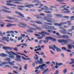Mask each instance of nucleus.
I'll return each instance as SVG.
<instances>
[{
	"label": "nucleus",
	"mask_w": 74,
	"mask_h": 74,
	"mask_svg": "<svg viewBox=\"0 0 74 74\" xmlns=\"http://www.w3.org/2000/svg\"><path fill=\"white\" fill-rule=\"evenodd\" d=\"M37 21H35V23L38 24H42V23L40 22V20H37Z\"/></svg>",
	"instance_id": "obj_33"
},
{
	"label": "nucleus",
	"mask_w": 74,
	"mask_h": 74,
	"mask_svg": "<svg viewBox=\"0 0 74 74\" xmlns=\"http://www.w3.org/2000/svg\"><path fill=\"white\" fill-rule=\"evenodd\" d=\"M62 50H64V51H66L67 50V49L64 47H63L62 48Z\"/></svg>",
	"instance_id": "obj_48"
},
{
	"label": "nucleus",
	"mask_w": 74,
	"mask_h": 74,
	"mask_svg": "<svg viewBox=\"0 0 74 74\" xmlns=\"http://www.w3.org/2000/svg\"><path fill=\"white\" fill-rule=\"evenodd\" d=\"M17 25L15 24H11L10 23H7V25H6V26L8 27H11L12 26H16Z\"/></svg>",
	"instance_id": "obj_15"
},
{
	"label": "nucleus",
	"mask_w": 74,
	"mask_h": 74,
	"mask_svg": "<svg viewBox=\"0 0 74 74\" xmlns=\"http://www.w3.org/2000/svg\"><path fill=\"white\" fill-rule=\"evenodd\" d=\"M15 59L18 62H21V59H20L19 58H15Z\"/></svg>",
	"instance_id": "obj_41"
},
{
	"label": "nucleus",
	"mask_w": 74,
	"mask_h": 74,
	"mask_svg": "<svg viewBox=\"0 0 74 74\" xmlns=\"http://www.w3.org/2000/svg\"><path fill=\"white\" fill-rule=\"evenodd\" d=\"M14 4H22V3H19V2H17V1H15V3H14Z\"/></svg>",
	"instance_id": "obj_56"
},
{
	"label": "nucleus",
	"mask_w": 74,
	"mask_h": 74,
	"mask_svg": "<svg viewBox=\"0 0 74 74\" xmlns=\"http://www.w3.org/2000/svg\"><path fill=\"white\" fill-rule=\"evenodd\" d=\"M13 68H14V69H19V67H17V66H13Z\"/></svg>",
	"instance_id": "obj_61"
},
{
	"label": "nucleus",
	"mask_w": 74,
	"mask_h": 74,
	"mask_svg": "<svg viewBox=\"0 0 74 74\" xmlns=\"http://www.w3.org/2000/svg\"><path fill=\"white\" fill-rule=\"evenodd\" d=\"M64 10H66L64 12V13H65V14H69L71 12V11H70L69 10L66 8H64L61 10V11H63Z\"/></svg>",
	"instance_id": "obj_10"
},
{
	"label": "nucleus",
	"mask_w": 74,
	"mask_h": 74,
	"mask_svg": "<svg viewBox=\"0 0 74 74\" xmlns=\"http://www.w3.org/2000/svg\"><path fill=\"white\" fill-rule=\"evenodd\" d=\"M7 18L8 19H12V20H14H14H18V19L16 18H12L11 17L8 16L7 17Z\"/></svg>",
	"instance_id": "obj_26"
},
{
	"label": "nucleus",
	"mask_w": 74,
	"mask_h": 74,
	"mask_svg": "<svg viewBox=\"0 0 74 74\" xmlns=\"http://www.w3.org/2000/svg\"><path fill=\"white\" fill-rule=\"evenodd\" d=\"M4 60L5 61H7L8 62H10V61H11V60L10 59V58H6L4 59Z\"/></svg>",
	"instance_id": "obj_24"
},
{
	"label": "nucleus",
	"mask_w": 74,
	"mask_h": 74,
	"mask_svg": "<svg viewBox=\"0 0 74 74\" xmlns=\"http://www.w3.org/2000/svg\"><path fill=\"white\" fill-rule=\"evenodd\" d=\"M60 31V32H61V33L63 34H68V35H69V34H70V35H72V34H71L69 32H67L66 30L64 29H63V30H61ZM71 36H72V35H71L70 37H71Z\"/></svg>",
	"instance_id": "obj_6"
},
{
	"label": "nucleus",
	"mask_w": 74,
	"mask_h": 74,
	"mask_svg": "<svg viewBox=\"0 0 74 74\" xmlns=\"http://www.w3.org/2000/svg\"><path fill=\"white\" fill-rule=\"evenodd\" d=\"M59 73V72L58 71H56V73L54 74H58Z\"/></svg>",
	"instance_id": "obj_62"
},
{
	"label": "nucleus",
	"mask_w": 74,
	"mask_h": 74,
	"mask_svg": "<svg viewBox=\"0 0 74 74\" xmlns=\"http://www.w3.org/2000/svg\"><path fill=\"white\" fill-rule=\"evenodd\" d=\"M46 40H44L43 41V42H44V43H45V44H47V42H48V41L49 39H48L47 38H46Z\"/></svg>",
	"instance_id": "obj_30"
},
{
	"label": "nucleus",
	"mask_w": 74,
	"mask_h": 74,
	"mask_svg": "<svg viewBox=\"0 0 74 74\" xmlns=\"http://www.w3.org/2000/svg\"><path fill=\"white\" fill-rule=\"evenodd\" d=\"M42 40H40L39 42V44H42Z\"/></svg>",
	"instance_id": "obj_60"
},
{
	"label": "nucleus",
	"mask_w": 74,
	"mask_h": 74,
	"mask_svg": "<svg viewBox=\"0 0 74 74\" xmlns=\"http://www.w3.org/2000/svg\"><path fill=\"white\" fill-rule=\"evenodd\" d=\"M0 56H1L2 57H7L8 56V55L6 54H4L3 53H2L1 54H0Z\"/></svg>",
	"instance_id": "obj_23"
},
{
	"label": "nucleus",
	"mask_w": 74,
	"mask_h": 74,
	"mask_svg": "<svg viewBox=\"0 0 74 74\" xmlns=\"http://www.w3.org/2000/svg\"><path fill=\"white\" fill-rule=\"evenodd\" d=\"M27 32H28V33H33L34 32L32 30H29L28 29L27 30Z\"/></svg>",
	"instance_id": "obj_35"
},
{
	"label": "nucleus",
	"mask_w": 74,
	"mask_h": 74,
	"mask_svg": "<svg viewBox=\"0 0 74 74\" xmlns=\"http://www.w3.org/2000/svg\"><path fill=\"white\" fill-rule=\"evenodd\" d=\"M63 73L64 74H65V73H67V69H65L63 71Z\"/></svg>",
	"instance_id": "obj_49"
},
{
	"label": "nucleus",
	"mask_w": 74,
	"mask_h": 74,
	"mask_svg": "<svg viewBox=\"0 0 74 74\" xmlns=\"http://www.w3.org/2000/svg\"><path fill=\"white\" fill-rule=\"evenodd\" d=\"M47 39L49 40H52V41H54V42H56V39L55 38H53L52 37L50 36H49L47 37Z\"/></svg>",
	"instance_id": "obj_11"
},
{
	"label": "nucleus",
	"mask_w": 74,
	"mask_h": 74,
	"mask_svg": "<svg viewBox=\"0 0 74 74\" xmlns=\"http://www.w3.org/2000/svg\"><path fill=\"white\" fill-rule=\"evenodd\" d=\"M34 5L31 4H28L27 5H25V6H22L21 5H18L17 6V7H20V8H17V9L20 10V11H23V9L22 8H25V7H34Z\"/></svg>",
	"instance_id": "obj_2"
},
{
	"label": "nucleus",
	"mask_w": 74,
	"mask_h": 74,
	"mask_svg": "<svg viewBox=\"0 0 74 74\" xmlns=\"http://www.w3.org/2000/svg\"><path fill=\"white\" fill-rule=\"evenodd\" d=\"M71 62L69 63V64H74V59H71Z\"/></svg>",
	"instance_id": "obj_27"
},
{
	"label": "nucleus",
	"mask_w": 74,
	"mask_h": 74,
	"mask_svg": "<svg viewBox=\"0 0 74 74\" xmlns=\"http://www.w3.org/2000/svg\"><path fill=\"white\" fill-rule=\"evenodd\" d=\"M47 66L46 65V64H43L36 67L35 69H38L39 68H40V69L41 70V71H44L45 70V69L47 68Z\"/></svg>",
	"instance_id": "obj_4"
},
{
	"label": "nucleus",
	"mask_w": 74,
	"mask_h": 74,
	"mask_svg": "<svg viewBox=\"0 0 74 74\" xmlns=\"http://www.w3.org/2000/svg\"><path fill=\"white\" fill-rule=\"evenodd\" d=\"M42 62H43V60H42V58H40V61H35V63L36 64H41L44 63Z\"/></svg>",
	"instance_id": "obj_8"
},
{
	"label": "nucleus",
	"mask_w": 74,
	"mask_h": 74,
	"mask_svg": "<svg viewBox=\"0 0 74 74\" xmlns=\"http://www.w3.org/2000/svg\"><path fill=\"white\" fill-rule=\"evenodd\" d=\"M54 48L56 49V51L57 52H62V50L60 48H58V47H56V45H54Z\"/></svg>",
	"instance_id": "obj_16"
},
{
	"label": "nucleus",
	"mask_w": 74,
	"mask_h": 74,
	"mask_svg": "<svg viewBox=\"0 0 74 74\" xmlns=\"http://www.w3.org/2000/svg\"><path fill=\"white\" fill-rule=\"evenodd\" d=\"M15 13L17 14H18V15L21 16V18H25V16H24L22 14V13L20 12L15 11Z\"/></svg>",
	"instance_id": "obj_12"
},
{
	"label": "nucleus",
	"mask_w": 74,
	"mask_h": 74,
	"mask_svg": "<svg viewBox=\"0 0 74 74\" xmlns=\"http://www.w3.org/2000/svg\"><path fill=\"white\" fill-rule=\"evenodd\" d=\"M28 28L29 29H30V30H37V29H35L34 28H33L31 27H28Z\"/></svg>",
	"instance_id": "obj_29"
},
{
	"label": "nucleus",
	"mask_w": 74,
	"mask_h": 74,
	"mask_svg": "<svg viewBox=\"0 0 74 74\" xmlns=\"http://www.w3.org/2000/svg\"><path fill=\"white\" fill-rule=\"evenodd\" d=\"M21 58H23V59H24V60H30V58H25L23 56H22L21 57Z\"/></svg>",
	"instance_id": "obj_34"
},
{
	"label": "nucleus",
	"mask_w": 74,
	"mask_h": 74,
	"mask_svg": "<svg viewBox=\"0 0 74 74\" xmlns=\"http://www.w3.org/2000/svg\"><path fill=\"white\" fill-rule=\"evenodd\" d=\"M33 3H39V4H41V3L40 1H33Z\"/></svg>",
	"instance_id": "obj_44"
},
{
	"label": "nucleus",
	"mask_w": 74,
	"mask_h": 74,
	"mask_svg": "<svg viewBox=\"0 0 74 74\" xmlns=\"http://www.w3.org/2000/svg\"><path fill=\"white\" fill-rule=\"evenodd\" d=\"M48 70H49V69L48 68L46 69L43 72V74H44L45 73H46V72H47V71H48Z\"/></svg>",
	"instance_id": "obj_42"
},
{
	"label": "nucleus",
	"mask_w": 74,
	"mask_h": 74,
	"mask_svg": "<svg viewBox=\"0 0 74 74\" xmlns=\"http://www.w3.org/2000/svg\"><path fill=\"white\" fill-rule=\"evenodd\" d=\"M30 25H31V26H34V27H35L36 29H37L38 30H41L42 29V28L41 27H37V25H36L34 24H31V23H29Z\"/></svg>",
	"instance_id": "obj_9"
},
{
	"label": "nucleus",
	"mask_w": 74,
	"mask_h": 74,
	"mask_svg": "<svg viewBox=\"0 0 74 74\" xmlns=\"http://www.w3.org/2000/svg\"><path fill=\"white\" fill-rule=\"evenodd\" d=\"M68 48L69 49H72V46L71 45H68Z\"/></svg>",
	"instance_id": "obj_31"
},
{
	"label": "nucleus",
	"mask_w": 74,
	"mask_h": 74,
	"mask_svg": "<svg viewBox=\"0 0 74 74\" xmlns=\"http://www.w3.org/2000/svg\"><path fill=\"white\" fill-rule=\"evenodd\" d=\"M56 34L58 35L57 36V38H70V37L69 36L66 35H63L61 36L58 33H56Z\"/></svg>",
	"instance_id": "obj_5"
},
{
	"label": "nucleus",
	"mask_w": 74,
	"mask_h": 74,
	"mask_svg": "<svg viewBox=\"0 0 74 74\" xmlns=\"http://www.w3.org/2000/svg\"><path fill=\"white\" fill-rule=\"evenodd\" d=\"M71 41V40L70 38L68 39V40L64 39L58 40V42H60V43H63V42H64V44L66 45H67L69 42Z\"/></svg>",
	"instance_id": "obj_3"
},
{
	"label": "nucleus",
	"mask_w": 74,
	"mask_h": 74,
	"mask_svg": "<svg viewBox=\"0 0 74 74\" xmlns=\"http://www.w3.org/2000/svg\"><path fill=\"white\" fill-rule=\"evenodd\" d=\"M63 64L62 63H58V66H61V65H62Z\"/></svg>",
	"instance_id": "obj_64"
},
{
	"label": "nucleus",
	"mask_w": 74,
	"mask_h": 74,
	"mask_svg": "<svg viewBox=\"0 0 74 74\" xmlns=\"http://www.w3.org/2000/svg\"><path fill=\"white\" fill-rule=\"evenodd\" d=\"M9 0L8 1H6V3H14L15 2V1H23V0Z\"/></svg>",
	"instance_id": "obj_13"
},
{
	"label": "nucleus",
	"mask_w": 74,
	"mask_h": 74,
	"mask_svg": "<svg viewBox=\"0 0 74 74\" xmlns=\"http://www.w3.org/2000/svg\"><path fill=\"white\" fill-rule=\"evenodd\" d=\"M74 30V28H72L71 29H69L68 30V32H71L73 31V30Z\"/></svg>",
	"instance_id": "obj_51"
},
{
	"label": "nucleus",
	"mask_w": 74,
	"mask_h": 74,
	"mask_svg": "<svg viewBox=\"0 0 74 74\" xmlns=\"http://www.w3.org/2000/svg\"><path fill=\"white\" fill-rule=\"evenodd\" d=\"M15 62H8V63L9 64H10L12 66H14V63Z\"/></svg>",
	"instance_id": "obj_28"
},
{
	"label": "nucleus",
	"mask_w": 74,
	"mask_h": 74,
	"mask_svg": "<svg viewBox=\"0 0 74 74\" xmlns=\"http://www.w3.org/2000/svg\"><path fill=\"white\" fill-rule=\"evenodd\" d=\"M34 35L35 36L37 37V38L38 39H39L40 40H41V39H42V37H40V35L38 34H34Z\"/></svg>",
	"instance_id": "obj_18"
},
{
	"label": "nucleus",
	"mask_w": 74,
	"mask_h": 74,
	"mask_svg": "<svg viewBox=\"0 0 74 74\" xmlns=\"http://www.w3.org/2000/svg\"><path fill=\"white\" fill-rule=\"evenodd\" d=\"M0 26L1 27H4V24H1L0 25Z\"/></svg>",
	"instance_id": "obj_57"
},
{
	"label": "nucleus",
	"mask_w": 74,
	"mask_h": 74,
	"mask_svg": "<svg viewBox=\"0 0 74 74\" xmlns=\"http://www.w3.org/2000/svg\"><path fill=\"white\" fill-rule=\"evenodd\" d=\"M39 34H41V35H50V34L48 33H47L45 32H39Z\"/></svg>",
	"instance_id": "obj_14"
},
{
	"label": "nucleus",
	"mask_w": 74,
	"mask_h": 74,
	"mask_svg": "<svg viewBox=\"0 0 74 74\" xmlns=\"http://www.w3.org/2000/svg\"><path fill=\"white\" fill-rule=\"evenodd\" d=\"M66 23H66V22H61L60 23V26H62V25H64V24H66Z\"/></svg>",
	"instance_id": "obj_40"
},
{
	"label": "nucleus",
	"mask_w": 74,
	"mask_h": 74,
	"mask_svg": "<svg viewBox=\"0 0 74 74\" xmlns=\"http://www.w3.org/2000/svg\"><path fill=\"white\" fill-rule=\"evenodd\" d=\"M5 52L8 55H10L8 56V57L11 58V59H14L15 57H14V55L16 56L17 58H21V56L18 55V54L16 53H15L12 51H10V52L8 51L7 50H6Z\"/></svg>",
	"instance_id": "obj_1"
},
{
	"label": "nucleus",
	"mask_w": 74,
	"mask_h": 74,
	"mask_svg": "<svg viewBox=\"0 0 74 74\" xmlns=\"http://www.w3.org/2000/svg\"><path fill=\"white\" fill-rule=\"evenodd\" d=\"M3 49H10V51H12V49H13V48L10 47H3Z\"/></svg>",
	"instance_id": "obj_17"
},
{
	"label": "nucleus",
	"mask_w": 74,
	"mask_h": 74,
	"mask_svg": "<svg viewBox=\"0 0 74 74\" xmlns=\"http://www.w3.org/2000/svg\"><path fill=\"white\" fill-rule=\"evenodd\" d=\"M44 23L45 24H46V25H52V24L51 23H50L45 22H44Z\"/></svg>",
	"instance_id": "obj_43"
},
{
	"label": "nucleus",
	"mask_w": 74,
	"mask_h": 74,
	"mask_svg": "<svg viewBox=\"0 0 74 74\" xmlns=\"http://www.w3.org/2000/svg\"><path fill=\"white\" fill-rule=\"evenodd\" d=\"M48 27V26L47 25L43 24L42 25V27L43 28H44V29H48L49 27Z\"/></svg>",
	"instance_id": "obj_20"
},
{
	"label": "nucleus",
	"mask_w": 74,
	"mask_h": 74,
	"mask_svg": "<svg viewBox=\"0 0 74 74\" xmlns=\"http://www.w3.org/2000/svg\"><path fill=\"white\" fill-rule=\"evenodd\" d=\"M6 4L8 6L11 5H12V4L9 3H7Z\"/></svg>",
	"instance_id": "obj_63"
},
{
	"label": "nucleus",
	"mask_w": 74,
	"mask_h": 74,
	"mask_svg": "<svg viewBox=\"0 0 74 74\" xmlns=\"http://www.w3.org/2000/svg\"><path fill=\"white\" fill-rule=\"evenodd\" d=\"M18 26L21 27H23V28H25V27L26 25H24L23 24L20 23L18 25Z\"/></svg>",
	"instance_id": "obj_19"
},
{
	"label": "nucleus",
	"mask_w": 74,
	"mask_h": 74,
	"mask_svg": "<svg viewBox=\"0 0 74 74\" xmlns=\"http://www.w3.org/2000/svg\"><path fill=\"white\" fill-rule=\"evenodd\" d=\"M27 18L28 19H25L24 20L25 21H29V19H32V18H30V17H27Z\"/></svg>",
	"instance_id": "obj_38"
},
{
	"label": "nucleus",
	"mask_w": 74,
	"mask_h": 74,
	"mask_svg": "<svg viewBox=\"0 0 74 74\" xmlns=\"http://www.w3.org/2000/svg\"><path fill=\"white\" fill-rule=\"evenodd\" d=\"M5 22H9V23H13V21H11V20H4Z\"/></svg>",
	"instance_id": "obj_36"
},
{
	"label": "nucleus",
	"mask_w": 74,
	"mask_h": 74,
	"mask_svg": "<svg viewBox=\"0 0 74 74\" xmlns=\"http://www.w3.org/2000/svg\"><path fill=\"white\" fill-rule=\"evenodd\" d=\"M48 29H50L51 30H55V27L53 26H49V27Z\"/></svg>",
	"instance_id": "obj_22"
},
{
	"label": "nucleus",
	"mask_w": 74,
	"mask_h": 74,
	"mask_svg": "<svg viewBox=\"0 0 74 74\" xmlns=\"http://www.w3.org/2000/svg\"><path fill=\"white\" fill-rule=\"evenodd\" d=\"M34 55L35 56L34 57V59L35 60H38V56L36 54H35Z\"/></svg>",
	"instance_id": "obj_21"
},
{
	"label": "nucleus",
	"mask_w": 74,
	"mask_h": 74,
	"mask_svg": "<svg viewBox=\"0 0 74 74\" xmlns=\"http://www.w3.org/2000/svg\"><path fill=\"white\" fill-rule=\"evenodd\" d=\"M2 11H3V12H7V13H11V12L10 11H8L6 10H2Z\"/></svg>",
	"instance_id": "obj_45"
},
{
	"label": "nucleus",
	"mask_w": 74,
	"mask_h": 74,
	"mask_svg": "<svg viewBox=\"0 0 74 74\" xmlns=\"http://www.w3.org/2000/svg\"><path fill=\"white\" fill-rule=\"evenodd\" d=\"M6 67H8V68H11V66H9V65H6L3 66V68H5Z\"/></svg>",
	"instance_id": "obj_32"
},
{
	"label": "nucleus",
	"mask_w": 74,
	"mask_h": 74,
	"mask_svg": "<svg viewBox=\"0 0 74 74\" xmlns=\"http://www.w3.org/2000/svg\"><path fill=\"white\" fill-rule=\"evenodd\" d=\"M24 69L25 70H27V64H25L24 66Z\"/></svg>",
	"instance_id": "obj_39"
},
{
	"label": "nucleus",
	"mask_w": 74,
	"mask_h": 74,
	"mask_svg": "<svg viewBox=\"0 0 74 74\" xmlns=\"http://www.w3.org/2000/svg\"><path fill=\"white\" fill-rule=\"evenodd\" d=\"M54 25H56V26H60V23H54Z\"/></svg>",
	"instance_id": "obj_50"
},
{
	"label": "nucleus",
	"mask_w": 74,
	"mask_h": 74,
	"mask_svg": "<svg viewBox=\"0 0 74 74\" xmlns=\"http://www.w3.org/2000/svg\"><path fill=\"white\" fill-rule=\"evenodd\" d=\"M54 45H51V46L52 47V48H51V49L53 50V51H55V49H54V48H55V47H54Z\"/></svg>",
	"instance_id": "obj_46"
},
{
	"label": "nucleus",
	"mask_w": 74,
	"mask_h": 74,
	"mask_svg": "<svg viewBox=\"0 0 74 74\" xmlns=\"http://www.w3.org/2000/svg\"><path fill=\"white\" fill-rule=\"evenodd\" d=\"M45 12L46 13H47L48 14H51L52 12L49 11H45Z\"/></svg>",
	"instance_id": "obj_52"
},
{
	"label": "nucleus",
	"mask_w": 74,
	"mask_h": 74,
	"mask_svg": "<svg viewBox=\"0 0 74 74\" xmlns=\"http://www.w3.org/2000/svg\"><path fill=\"white\" fill-rule=\"evenodd\" d=\"M47 16L48 18H52L53 17L52 15L51 14H47Z\"/></svg>",
	"instance_id": "obj_37"
},
{
	"label": "nucleus",
	"mask_w": 74,
	"mask_h": 74,
	"mask_svg": "<svg viewBox=\"0 0 74 74\" xmlns=\"http://www.w3.org/2000/svg\"><path fill=\"white\" fill-rule=\"evenodd\" d=\"M13 49L14 51H18V48L15 47L14 48H13Z\"/></svg>",
	"instance_id": "obj_53"
},
{
	"label": "nucleus",
	"mask_w": 74,
	"mask_h": 74,
	"mask_svg": "<svg viewBox=\"0 0 74 74\" xmlns=\"http://www.w3.org/2000/svg\"><path fill=\"white\" fill-rule=\"evenodd\" d=\"M55 15H56L57 17H58V18H62V16H63V15L61 14H55Z\"/></svg>",
	"instance_id": "obj_25"
},
{
	"label": "nucleus",
	"mask_w": 74,
	"mask_h": 74,
	"mask_svg": "<svg viewBox=\"0 0 74 74\" xmlns=\"http://www.w3.org/2000/svg\"><path fill=\"white\" fill-rule=\"evenodd\" d=\"M50 52H51V54H52V55H54V52H53L52 51L50 50Z\"/></svg>",
	"instance_id": "obj_59"
},
{
	"label": "nucleus",
	"mask_w": 74,
	"mask_h": 74,
	"mask_svg": "<svg viewBox=\"0 0 74 74\" xmlns=\"http://www.w3.org/2000/svg\"><path fill=\"white\" fill-rule=\"evenodd\" d=\"M47 32H48V33H52V30L51 29H48Z\"/></svg>",
	"instance_id": "obj_54"
},
{
	"label": "nucleus",
	"mask_w": 74,
	"mask_h": 74,
	"mask_svg": "<svg viewBox=\"0 0 74 74\" xmlns=\"http://www.w3.org/2000/svg\"><path fill=\"white\" fill-rule=\"evenodd\" d=\"M44 20L46 21L47 22H51V23H55V20L52 18H44Z\"/></svg>",
	"instance_id": "obj_7"
},
{
	"label": "nucleus",
	"mask_w": 74,
	"mask_h": 74,
	"mask_svg": "<svg viewBox=\"0 0 74 74\" xmlns=\"http://www.w3.org/2000/svg\"><path fill=\"white\" fill-rule=\"evenodd\" d=\"M56 1L57 2H61L62 1H64L63 0H57Z\"/></svg>",
	"instance_id": "obj_58"
},
{
	"label": "nucleus",
	"mask_w": 74,
	"mask_h": 74,
	"mask_svg": "<svg viewBox=\"0 0 74 74\" xmlns=\"http://www.w3.org/2000/svg\"><path fill=\"white\" fill-rule=\"evenodd\" d=\"M8 63V62H5L2 63L3 64H7Z\"/></svg>",
	"instance_id": "obj_55"
},
{
	"label": "nucleus",
	"mask_w": 74,
	"mask_h": 74,
	"mask_svg": "<svg viewBox=\"0 0 74 74\" xmlns=\"http://www.w3.org/2000/svg\"><path fill=\"white\" fill-rule=\"evenodd\" d=\"M34 16H36V18L37 19H39V18H40V17L38 16L39 15H34Z\"/></svg>",
	"instance_id": "obj_47"
}]
</instances>
